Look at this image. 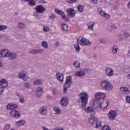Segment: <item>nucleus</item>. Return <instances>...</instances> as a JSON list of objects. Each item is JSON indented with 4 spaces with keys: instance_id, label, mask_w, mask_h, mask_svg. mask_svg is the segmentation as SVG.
I'll return each mask as SVG.
<instances>
[{
    "instance_id": "1",
    "label": "nucleus",
    "mask_w": 130,
    "mask_h": 130,
    "mask_svg": "<svg viewBox=\"0 0 130 130\" xmlns=\"http://www.w3.org/2000/svg\"><path fill=\"white\" fill-rule=\"evenodd\" d=\"M78 97L79 99H80L81 103V107L84 111H85V112H86V113H90V112L94 111L93 108L91 107H88L87 108H86V106H87V104H88V101L89 100V99L88 98L89 96L87 93L81 92L79 94Z\"/></svg>"
},
{
    "instance_id": "2",
    "label": "nucleus",
    "mask_w": 130,
    "mask_h": 130,
    "mask_svg": "<svg viewBox=\"0 0 130 130\" xmlns=\"http://www.w3.org/2000/svg\"><path fill=\"white\" fill-rule=\"evenodd\" d=\"M93 107L94 108H98V109H101L102 108H107L108 106V102L102 103L99 99H94L92 104Z\"/></svg>"
},
{
    "instance_id": "3",
    "label": "nucleus",
    "mask_w": 130,
    "mask_h": 130,
    "mask_svg": "<svg viewBox=\"0 0 130 130\" xmlns=\"http://www.w3.org/2000/svg\"><path fill=\"white\" fill-rule=\"evenodd\" d=\"M77 43L80 44V45H83V46H86L87 45H91V43L90 41L87 40L85 38L79 37L77 40Z\"/></svg>"
},
{
    "instance_id": "4",
    "label": "nucleus",
    "mask_w": 130,
    "mask_h": 130,
    "mask_svg": "<svg viewBox=\"0 0 130 130\" xmlns=\"http://www.w3.org/2000/svg\"><path fill=\"white\" fill-rule=\"evenodd\" d=\"M101 87L104 89V90H107L109 91L112 90L113 86L111 84V83L107 81H103L101 83Z\"/></svg>"
},
{
    "instance_id": "5",
    "label": "nucleus",
    "mask_w": 130,
    "mask_h": 130,
    "mask_svg": "<svg viewBox=\"0 0 130 130\" xmlns=\"http://www.w3.org/2000/svg\"><path fill=\"white\" fill-rule=\"evenodd\" d=\"M105 71L106 75L108 76V77H112L114 74V70H113V68L107 67Z\"/></svg>"
},
{
    "instance_id": "6",
    "label": "nucleus",
    "mask_w": 130,
    "mask_h": 130,
    "mask_svg": "<svg viewBox=\"0 0 130 130\" xmlns=\"http://www.w3.org/2000/svg\"><path fill=\"white\" fill-rule=\"evenodd\" d=\"M116 115H117V112L114 110H111L108 114L109 118L111 120H114L115 117H116Z\"/></svg>"
},
{
    "instance_id": "7",
    "label": "nucleus",
    "mask_w": 130,
    "mask_h": 130,
    "mask_svg": "<svg viewBox=\"0 0 130 130\" xmlns=\"http://www.w3.org/2000/svg\"><path fill=\"white\" fill-rule=\"evenodd\" d=\"M35 10H36L37 13H39L40 14H43L45 12V8L42 5L37 6Z\"/></svg>"
},
{
    "instance_id": "8",
    "label": "nucleus",
    "mask_w": 130,
    "mask_h": 130,
    "mask_svg": "<svg viewBox=\"0 0 130 130\" xmlns=\"http://www.w3.org/2000/svg\"><path fill=\"white\" fill-rule=\"evenodd\" d=\"M10 51L8 49H2L0 51V54L3 57H10Z\"/></svg>"
},
{
    "instance_id": "9",
    "label": "nucleus",
    "mask_w": 130,
    "mask_h": 130,
    "mask_svg": "<svg viewBox=\"0 0 130 130\" xmlns=\"http://www.w3.org/2000/svg\"><path fill=\"white\" fill-rule=\"evenodd\" d=\"M106 96L105 93L102 92H98L95 94V99H99L100 100V99L105 98Z\"/></svg>"
},
{
    "instance_id": "10",
    "label": "nucleus",
    "mask_w": 130,
    "mask_h": 130,
    "mask_svg": "<svg viewBox=\"0 0 130 130\" xmlns=\"http://www.w3.org/2000/svg\"><path fill=\"white\" fill-rule=\"evenodd\" d=\"M36 94L38 98H41V97H42V95H43V89L42 88L40 87H37Z\"/></svg>"
},
{
    "instance_id": "11",
    "label": "nucleus",
    "mask_w": 130,
    "mask_h": 130,
    "mask_svg": "<svg viewBox=\"0 0 130 130\" xmlns=\"http://www.w3.org/2000/svg\"><path fill=\"white\" fill-rule=\"evenodd\" d=\"M67 15L71 17V18H74L76 15V12H75V10L73 8H69L67 9Z\"/></svg>"
},
{
    "instance_id": "12",
    "label": "nucleus",
    "mask_w": 130,
    "mask_h": 130,
    "mask_svg": "<svg viewBox=\"0 0 130 130\" xmlns=\"http://www.w3.org/2000/svg\"><path fill=\"white\" fill-rule=\"evenodd\" d=\"M98 11L102 16H103V17H105V18H106V19H109V18H110V15L105 13V12L103 11V10H102V8H98Z\"/></svg>"
},
{
    "instance_id": "13",
    "label": "nucleus",
    "mask_w": 130,
    "mask_h": 130,
    "mask_svg": "<svg viewBox=\"0 0 130 130\" xmlns=\"http://www.w3.org/2000/svg\"><path fill=\"white\" fill-rule=\"evenodd\" d=\"M56 78L58 81L61 83V84H62L63 83V74H61L60 73H57L56 74Z\"/></svg>"
},
{
    "instance_id": "14",
    "label": "nucleus",
    "mask_w": 130,
    "mask_h": 130,
    "mask_svg": "<svg viewBox=\"0 0 130 130\" xmlns=\"http://www.w3.org/2000/svg\"><path fill=\"white\" fill-rule=\"evenodd\" d=\"M54 12L55 13H56L57 15H59L60 16H61L62 19L63 20H64V18H66V14H64V12L60 10L57 9V8H55L54 9Z\"/></svg>"
},
{
    "instance_id": "15",
    "label": "nucleus",
    "mask_w": 130,
    "mask_h": 130,
    "mask_svg": "<svg viewBox=\"0 0 130 130\" xmlns=\"http://www.w3.org/2000/svg\"><path fill=\"white\" fill-rule=\"evenodd\" d=\"M69 104V101H68V98L66 97H63L61 99L60 105L62 107H66Z\"/></svg>"
},
{
    "instance_id": "16",
    "label": "nucleus",
    "mask_w": 130,
    "mask_h": 130,
    "mask_svg": "<svg viewBox=\"0 0 130 130\" xmlns=\"http://www.w3.org/2000/svg\"><path fill=\"white\" fill-rule=\"evenodd\" d=\"M10 115L13 117H15L16 118H18L21 116V113H20L18 111L16 110H12L10 112Z\"/></svg>"
},
{
    "instance_id": "17",
    "label": "nucleus",
    "mask_w": 130,
    "mask_h": 130,
    "mask_svg": "<svg viewBox=\"0 0 130 130\" xmlns=\"http://www.w3.org/2000/svg\"><path fill=\"white\" fill-rule=\"evenodd\" d=\"M6 107L8 110H15L14 109L18 108V105L16 104H9L7 105Z\"/></svg>"
},
{
    "instance_id": "18",
    "label": "nucleus",
    "mask_w": 130,
    "mask_h": 130,
    "mask_svg": "<svg viewBox=\"0 0 130 130\" xmlns=\"http://www.w3.org/2000/svg\"><path fill=\"white\" fill-rule=\"evenodd\" d=\"M120 90L124 95H128V94L130 93V90L127 87H121Z\"/></svg>"
},
{
    "instance_id": "19",
    "label": "nucleus",
    "mask_w": 130,
    "mask_h": 130,
    "mask_svg": "<svg viewBox=\"0 0 130 130\" xmlns=\"http://www.w3.org/2000/svg\"><path fill=\"white\" fill-rule=\"evenodd\" d=\"M9 83H8V80L7 79H3L0 80V86L3 88H6L8 87Z\"/></svg>"
},
{
    "instance_id": "20",
    "label": "nucleus",
    "mask_w": 130,
    "mask_h": 130,
    "mask_svg": "<svg viewBox=\"0 0 130 130\" xmlns=\"http://www.w3.org/2000/svg\"><path fill=\"white\" fill-rule=\"evenodd\" d=\"M39 112L41 115H45L47 113V109L45 107H42L39 110Z\"/></svg>"
},
{
    "instance_id": "21",
    "label": "nucleus",
    "mask_w": 130,
    "mask_h": 130,
    "mask_svg": "<svg viewBox=\"0 0 130 130\" xmlns=\"http://www.w3.org/2000/svg\"><path fill=\"white\" fill-rule=\"evenodd\" d=\"M86 75V73L84 70H80V71H77L75 73V76L76 77H84Z\"/></svg>"
},
{
    "instance_id": "22",
    "label": "nucleus",
    "mask_w": 130,
    "mask_h": 130,
    "mask_svg": "<svg viewBox=\"0 0 130 130\" xmlns=\"http://www.w3.org/2000/svg\"><path fill=\"white\" fill-rule=\"evenodd\" d=\"M17 27L19 28V29H21V30H23V29H25L26 27V24L23 22H18L17 24Z\"/></svg>"
},
{
    "instance_id": "23",
    "label": "nucleus",
    "mask_w": 130,
    "mask_h": 130,
    "mask_svg": "<svg viewBox=\"0 0 130 130\" xmlns=\"http://www.w3.org/2000/svg\"><path fill=\"white\" fill-rule=\"evenodd\" d=\"M43 83V80L36 79L34 81V85H42Z\"/></svg>"
},
{
    "instance_id": "24",
    "label": "nucleus",
    "mask_w": 130,
    "mask_h": 130,
    "mask_svg": "<svg viewBox=\"0 0 130 130\" xmlns=\"http://www.w3.org/2000/svg\"><path fill=\"white\" fill-rule=\"evenodd\" d=\"M25 123H26V122L24 120H21L16 122V124L17 126H22V125H24Z\"/></svg>"
},
{
    "instance_id": "25",
    "label": "nucleus",
    "mask_w": 130,
    "mask_h": 130,
    "mask_svg": "<svg viewBox=\"0 0 130 130\" xmlns=\"http://www.w3.org/2000/svg\"><path fill=\"white\" fill-rule=\"evenodd\" d=\"M70 87H71V84L66 82L63 85V92L67 93V89H69Z\"/></svg>"
},
{
    "instance_id": "26",
    "label": "nucleus",
    "mask_w": 130,
    "mask_h": 130,
    "mask_svg": "<svg viewBox=\"0 0 130 130\" xmlns=\"http://www.w3.org/2000/svg\"><path fill=\"white\" fill-rule=\"evenodd\" d=\"M16 96L18 97L20 103H24L25 102V99H24L23 95L16 94Z\"/></svg>"
},
{
    "instance_id": "27",
    "label": "nucleus",
    "mask_w": 130,
    "mask_h": 130,
    "mask_svg": "<svg viewBox=\"0 0 130 130\" xmlns=\"http://www.w3.org/2000/svg\"><path fill=\"white\" fill-rule=\"evenodd\" d=\"M8 55H9V57H10V59L14 60L17 58V54L15 53L9 52V54Z\"/></svg>"
},
{
    "instance_id": "28",
    "label": "nucleus",
    "mask_w": 130,
    "mask_h": 130,
    "mask_svg": "<svg viewBox=\"0 0 130 130\" xmlns=\"http://www.w3.org/2000/svg\"><path fill=\"white\" fill-rule=\"evenodd\" d=\"M73 66L75 68L79 69L81 67V62H79L78 60H75L73 62Z\"/></svg>"
},
{
    "instance_id": "29",
    "label": "nucleus",
    "mask_w": 130,
    "mask_h": 130,
    "mask_svg": "<svg viewBox=\"0 0 130 130\" xmlns=\"http://www.w3.org/2000/svg\"><path fill=\"white\" fill-rule=\"evenodd\" d=\"M117 50H118V47H117V46L114 45L112 47V52L113 54L117 53Z\"/></svg>"
},
{
    "instance_id": "30",
    "label": "nucleus",
    "mask_w": 130,
    "mask_h": 130,
    "mask_svg": "<svg viewBox=\"0 0 130 130\" xmlns=\"http://www.w3.org/2000/svg\"><path fill=\"white\" fill-rule=\"evenodd\" d=\"M96 121H97V118L95 117H92L89 119V122L91 124H95Z\"/></svg>"
},
{
    "instance_id": "31",
    "label": "nucleus",
    "mask_w": 130,
    "mask_h": 130,
    "mask_svg": "<svg viewBox=\"0 0 130 130\" xmlns=\"http://www.w3.org/2000/svg\"><path fill=\"white\" fill-rule=\"evenodd\" d=\"M53 110L55 111V114L58 115L61 112V110L57 107H55L53 108Z\"/></svg>"
},
{
    "instance_id": "32",
    "label": "nucleus",
    "mask_w": 130,
    "mask_h": 130,
    "mask_svg": "<svg viewBox=\"0 0 130 130\" xmlns=\"http://www.w3.org/2000/svg\"><path fill=\"white\" fill-rule=\"evenodd\" d=\"M28 5L30 6V7H34L36 6V1L35 0H30L28 2Z\"/></svg>"
},
{
    "instance_id": "33",
    "label": "nucleus",
    "mask_w": 130,
    "mask_h": 130,
    "mask_svg": "<svg viewBox=\"0 0 130 130\" xmlns=\"http://www.w3.org/2000/svg\"><path fill=\"white\" fill-rule=\"evenodd\" d=\"M27 73L25 71L20 72V73H19V74H18V77H19V79H22L23 77H25V75Z\"/></svg>"
},
{
    "instance_id": "34",
    "label": "nucleus",
    "mask_w": 130,
    "mask_h": 130,
    "mask_svg": "<svg viewBox=\"0 0 130 130\" xmlns=\"http://www.w3.org/2000/svg\"><path fill=\"white\" fill-rule=\"evenodd\" d=\"M88 28L89 30H93V28L94 27V23L90 22L87 24Z\"/></svg>"
},
{
    "instance_id": "35",
    "label": "nucleus",
    "mask_w": 130,
    "mask_h": 130,
    "mask_svg": "<svg viewBox=\"0 0 130 130\" xmlns=\"http://www.w3.org/2000/svg\"><path fill=\"white\" fill-rule=\"evenodd\" d=\"M77 9L78 12H80V13H82V12H83V10H84V6L78 5L77 7Z\"/></svg>"
},
{
    "instance_id": "36",
    "label": "nucleus",
    "mask_w": 130,
    "mask_h": 130,
    "mask_svg": "<svg viewBox=\"0 0 130 130\" xmlns=\"http://www.w3.org/2000/svg\"><path fill=\"white\" fill-rule=\"evenodd\" d=\"M113 29H117V27L115 25H112L109 27H108V31H111Z\"/></svg>"
},
{
    "instance_id": "37",
    "label": "nucleus",
    "mask_w": 130,
    "mask_h": 130,
    "mask_svg": "<svg viewBox=\"0 0 130 130\" xmlns=\"http://www.w3.org/2000/svg\"><path fill=\"white\" fill-rule=\"evenodd\" d=\"M74 48H75V49L76 50V52H80V46L78 44H75L74 45Z\"/></svg>"
},
{
    "instance_id": "38",
    "label": "nucleus",
    "mask_w": 130,
    "mask_h": 130,
    "mask_svg": "<svg viewBox=\"0 0 130 130\" xmlns=\"http://www.w3.org/2000/svg\"><path fill=\"white\" fill-rule=\"evenodd\" d=\"M72 77L71 76H68L66 78V83H68V84H72Z\"/></svg>"
},
{
    "instance_id": "39",
    "label": "nucleus",
    "mask_w": 130,
    "mask_h": 130,
    "mask_svg": "<svg viewBox=\"0 0 130 130\" xmlns=\"http://www.w3.org/2000/svg\"><path fill=\"white\" fill-rule=\"evenodd\" d=\"M28 53L30 54H37V49H34V50H30L29 51Z\"/></svg>"
},
{
    "instance_id": "40",
    "label": "nucleus",
    "mask_w": 130,
    "mask_h": 130,
    "mask_svg": "<svg viewBox=\"0 0 130 130\" xmlns=\"http://www.w3.org/2000/svg\"><path fill=\"white\" fill-rule=\"evenodd\" d=\"M102 130H111V127L107 125H105L103 127Z\"/></svg>"
},
{
    "instance_id": "41",
    "label": "nucleus",
    "mask_w": 130,
    "mask_h": 130,
    "mask_svg": "<svg viewBox=\"0 0 130 130\" xmlns=\"http://www.w3.org/2000/svg\"><path fill=\"white\" fill-rule=\"evenodd\" d=\"M61 26L63 30H64V31H68V25H67V24H63L61 25Z\"/></svg>"
},
{
    "instance_id": "42",
    "label": "nucleus",
    "mask_w": 130,
    "mask_h": 130,
    "mask_svg": "<svg viewBox=\"0 0 130 130\" xmlns=\"http://www.w3.org/2000/svg\"><path fill=\"white\" fill-rule=\"evenodd\" d=\"M30 83L29 82H25L23 84L24 88H30Z\"/></svg>"
},
{
    "instance_id": "43",
    "label": "nucleus",
    "mask_w": 130,
    "mask_h": 130,
    "mask_svg": "<svg viewBox=\"0 0 130 130\" xmlns=\"http://www.w3.org/2000/svg\"><path fill=\"white\" fill-rule=\"evenodd\" d=\"M49 18L50 19H55L56 18V15L54 13H51L50 14Z\"/></svg>"
},
{
    "instance_id": "44",
    "label": "nucleus",
    "mask_w": 130,
    "mask_h": 130,
    "mask_svg": "<svg viewBox=\"0 0 130 130\" xmlns=\"http://www.w3.org/2000/svg\"><path fill=\"white\" fill-rule=\"evenodd\" d=\"M42 46L44 47L45 48H47L48 47V46L47 45V43L46 42H42Z\"/></svg>"
},
{
    "instance_id": "45",
    "label": "nucleus",
    "mask_w": 130,
    "mask_h": 130,
    "mask_svg": "<svg viewBox=\"0 0 130 130\" xmlns=\"http://www.w3.org/2000/svg\"><path fill=\"white\" fill-rule=\"evenodd\" d=\"M95 124H96L95 127H100L101 126V122L98 121V120H97Z\"/></svg>"
},
{
    "instance_id": "46",
    "label": "nucleus",
    "mask_w": 130,
    "mask_h": 130,
    "mask_svg": "<svg viewBox=\"0 0 130 130\" xmlns=\"http://www.w3.org/2000/svg\"><path fill=\"white\" fill-rule=\"evenodd\" d=\"M28 79H29V76L26 75V74L22 78H21L23 81H28Z\"/></svg>"
},
{
    "instance_id": "47",
    "label": "nucleus",
    "mask_w": 130,
    "mask_h": 130,
    "mask_svg": "<svg viewBox=\"0 0 130 130\" xmlns=\"http://www.w3.org/2000/svg\"><path fill=\"white\" fill-rule=\"evenodd\" d=\"M123 36L125 38H128V37H130V34L127 32H125L123 34Z\"/></svg>"
},
{
    "instance_id": "48",
    "label": "nucleus",
    "mask_w": 130,
    "mask_h": 130,
    "mask_svg": "<svg viewBox=\"0 0 130 130\" xmlns=\"http://www.w3.org/2000/svg\"><path fill=\"white\" fill-rule=\"evenodd\" d=\"M78 0H67V2L69 4H74V3H76Z\"/></svg>"
},
{
    "instance_id": "49",
    "label": "nucleus",
    "mask_w": 130,
    "mask_h": 130,
    "mask_svg": "<svg viewBox=\"0 0 130 130\" xmlns=\"http://www.w3.org/2000/svg\"><path fill=\"white\" fill-rule=\"evenodd\" d=\"M43 30L45 32H48V31H49V27L48 26H44Z\"/></svg>"
},
{
    "instance_id": "50",
    "label": "nucleus",
    "mask_w": 130,
    "mask_h": 130,
    "mask_svg": "<svg viewBox=\"0 0 130 130\" xmlns=\"http://www.w3.org/2000/svg\"><path fill=\"white\" fill-rule=\"evenodd\" d=\"M6 29H7V26L0 25V31H2V30H5Z\"/></svg>"
},
{
    "instance_id": "51",
    "label": "nucleus",
    "mask_w": 130,
    "mask_h": 130,
    "mask_svg": "<svg viewBox=\"0 0 130 130\" xmlns=\"http://www.w3.org/2000/svg\"><path fill=\"white\" fill-rule=\"evenodd\" d=\"M5 87H1L0 88V95L3 94V93L4 92V91L5 90Z\"/></svg>"
},
{
    "instance_id": "52",
    "label": "nucleus",
    "mask_w": 130,
    "mask_h": 130,
    "mask_svg": "<svg viewBox=\"0 0 130 130\" xmlns=\"http://www.w3.org/2000/svg\"><path fill=\"white\" fill-rule=\"evenodd\" d=\"M10 124H7L6 125V126H5V127L4 129L8 130V129H10Z\"/></svg>"
},
{
    "instance_id": "53",
    "label": "nucleus",
    "mask_w": 130,
    "mask_h": 130,
    "mask_svg": "<svg viewBox=\"0 0 130 130\" xmlns=\"http://www.w3.org/2000/svg\"><path fill=\"white\" fill-rule=\"evenodd\" d=\"M37 52L38 53H41V52H43L44 51V50L43 49H37Z\"/></svg>"
},
{
    "instance_id": "54",
    "label": "nucleus",
    "mask_w": 130,
    "mask_h": 130,
    "mask_svg": "<svg viewBox=\"0 0 130 130\" xmlns=\"http://www.w3.org/2000/svg\"><path fill=\"white\" fill-rule=\"evenodd\" d=\"M55 90H56L55 88H52V94H53V95H56V92L55 91Z\"/></svg>"
},
{
    "instance_id": "55",
    "label": "nucleus",
    "mask_w": 130,
    "mask_h": 130,
    "mask_svg": "<svg viewBox=\"0 0 130 130\" xmlns=\"http://www.w3.org/2000/svg\"><path fill=\"white\" fill-rule=\"evenodd\" d=\"M126 101L127 103H130V96H127L126 97Z\"/></svg>"
},
{
    "instance_id": "56",
    "label": "nucleus",
    "mask_w": 130,
    "mask_h": 130,
    "mask_svg": "<svg viewBox=\"0 0 130 130\" xmlns=\"http://www.w3.org/2000/svg\"><path fill=\"white\" fill-rule=\"evenodd\" d=\"M94 115H95V111H93L90 112V116L91 118L94 117Z\"/></svg>"
},
{
    "instance_id": "57",
    "label": "nucleus",
    "mask_w": 130,
    "mask_h": 130,
    "mask_svg": "<svg viewBox=\"0 0 130 130\" xmlns=\"http://www.w3.org/2000/svg\"><path fill=\"white\" fill-rule=\"evenodd\" d=\"M91 1L93 4H94V5H96V4H98V0H91Z\"/></svg>"
},
{
    "instance_id": "58",
    "label": "nucleus",
    "mask_w": 130,
    "mask_h": 130,
    "mask_svg": "<svg viewBox=\"0 0 130 130\" xmlns=\"http://www.w3.org/2000/svg\"><path fill=\"white\" fill-rule=\"evenodd\" d=\"M64 21H66L67 22H69V17H67L65 16V18H64Z\"/></svg>"
},
{
    "instance_id": "59",
    "label": "nucleus",
    "mask_w": 130,
    "mask_h": 130,
    "mask_svg": "<svg viewBox=\"0 0 130 130\" xmlns=\"http://www.w3.org/2000/svg\"><path fill=\"white\" fill-rule=\"evenodd\" d=\"M54 130H63V128L61 127H59V128H55Z\"/></svg>"
},
{
    "instance_id": "60",
    "label": "nucleus",
    "mask_w": 130,
    "mask_h": 130,
    "mask_svg": "<svg viewBox=\"0 0 130 130\" xmlns=\"http://www.w3.org/2000/svg\"><path fill=\"white\" fill-rule=\"evenodd\" d=\"M58 45H59V42H56L55 43V46H58Z\"/></svg>"
},
{
    "instance_id": "61",
    "label": "nucleus",
    "mask_w": 130,
    "mask_h": 130,
    "mask_svg": "<svg viewBox=\"0 0 130 130\" xmlns=\"http://www.w3.org/2000/svg\"><path fill=\"white\" fill-rule=\"evenodd\" d=\"M113 10H117V9H118V8L117 7V6H114L113 8Z\"/></svg>"
},
{
    "instance_id": "62",
    "label": "nucleus",
    "mask_w": 130,
    "mask_h": 130,
    "mask_svg": "<svg viewBox=\"0 0 130 130\" xmlns=\"http://www.w3.org/2000/svg\"><path fill=\"white\" fill-rule=\"evenodd\" d=\"M127 56L130 57V50H129L127 53Z\"/></svg>"
},
{
    "instance_id": "63",
    "label": "nucleus",
    "mask_w": 130,
    "mask_h": 130,
    "mask_svg": "<svg viewBox=\"0 0 130 130\" xmlns=\"http://www.w3.org/2000/svg\"><path fill=\"white\" fill-rule=\"evenodd\" d=\"M127 7L129 8V9H130V2L128 3Z\"/></svg>"
},
{
    "instance_id": "64",
    "label": "nucleus",
    "mask_w": 130,
    "mask_h": 130,
    "mask_svg": "<svg viewBox=\"0 0 130 130\" xmlns=\"http://www.w3.org/2000/svg\"><path fill=\"white\" fill-rule=\"evenodd\" d=\"M127 79H128L129 80H130V74H128L127 76Z\"/></svg>"
}]
</instances>
